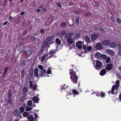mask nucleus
Returning <instances> with one entry per match:
<instances>
[{
	"label": "nucleus",
	"instance_id": "obj_1",
	"mask_svg": "<svg viewBox=\"0 0 121 121\" xmlns=\"http://www.w3.org/2000/svg\"><path fill=\"white\" fill-rule=\"evenodd\" d=\"M55 53V51L53 50H51L49 52V55H50L48 57V55L46 54H44L42 56L41 59V61L42 62H43L46 61L49 58L51 57H55V55H53V54Z\"/></svg>",
	"mask_w": 121,
	"mask_h": 121
},
{
	"label": "nucleus",
	"instance_id": "obj_2",
	"mask_svg": "<svg viewBox=\"0 0 121 121\" xmlns=\"http://www.w3.org/2000/svg\"><path fill=\"white\" fill-rule=\"evenodd\" d=\"M39 75L41 77L51 76L52 74L51 69L49 67L48 68L47 72L45 70L43 69V71H41Z\"/></svg>",
	"mask_w": 121,
	"mask_h": 121
},
{
	"label": "nucleus",
	"instance_id": "obj_3",
	"mask_svg": "<svg viewBox=\"0 0 121 121\" xmlns=\"http://www.w3.org/2000/svg\"><path fill=\"white\" fill-rule=\"evenodd\" d=\"M70 74V78L73 83L75 84L77 83L78 78L77 75L75 74V72L72 69L69 70Z\"/></svg>",
	"mask_w": 121,
	"mask_h": 121
},
{
	"label": "nucleus",
	"instance_id": "obj_4",
	"mask_svg": "<svg viewBox=\"0 0 121 121\" xmlns=\"http://www.w3.org/2000/svg\"><path fill=\"white\" fill-rule=\"evenodd\" d=\"M120 81L117 80L115 84L112 86V89L111 91H110L108 93L109 94L110 92H111L112 94H115L117 92V91L119 87V83Z\"/></svg>",
	"mask_w": 121,
	"mask_h": 121
},
{
	"label": "nucleus",
	"instance_id": "obj_5",
	"mask_svg": "<svg viewBox=\"0 0 121 121\" xmlns=\"http://www.w3.org/2000/svg\"><path fill=\"white\" fill-rule=\"evenodd\" d=\"M95 68L97 70L100 69L102 67V63L98 60L95 61L93 62Z\"/></svg>",
	"mask_w": 121,
	"mask_h": 121
},
{
	"label": "nucleus",
	"instance_id": "obj_6",
	"mask_svg": "<svg viewBox=\"0 0 121 121\" xmlns=\"http://www.w3.org/2000/svg\"><path fill=\"white\" fill-rule=\"evenodd\" d=\"M67 92L69 94H72L73 93V96H74L75 95H78V93L77 91L75 90H73L72 91H71L70 89L69 88H68L67 89H66V90Z\"/></svg>",
	"mask_w": 121,
	"mask_h": 121
},
{
	"label": "nucleus",
	"instance_id": "obj_7",
	"mask_svg": "<svg viewBox=\"0 0 121 121\" xmlns=\"http://www.w3.org/2000/svg\"><path fill=\"white\" fill-rule=\"evenodd\" d=\"M48 42L46 40L45 41L43 42V44L42 46L41 49V51H42L41 53H43V51L44 48H48L49 47V45L48 44Z\"/></svg>",
	"mask_w": 121,
	"mask_h": 121
},
{
	"label": "nucleus",
	"instance_id": "obj_8",
	"mask_svg": "<svg viewBox=\"0 0 121 121\" xmlns=\"http://www.w3.org/2000/svg\"><path fill=\"white\" fill-rule=\"evenodd\" d=\"M83 48L84 50V53H85L87 52V51H91L92 49L91 47L89 46L87 47V48L85 45L83 46Z\"/></svg>",
	"mask_w": 121,
	"mask_h": 121
},
{
	"label": "nucleus",
	"instance_id": "obj_9",
	"mask_svg": "<svg viewBox=\"0 0 121 121\" xmlns=\"http://www.w3.org/2000/svg\"><path fill=\"white\" fill-rule=\"evenodd\" d=\"M106 52L108 54L111 56H113L115 55L114 52L110 49H107L106 51Z\"/></svg>",
	"mask_w": 121,
	"mask_h": 121
},
{
	"label": "nucleus",
	"instance_id": "obj_10",
	"mask_svg": "<svg viewBox=\"0 0 121 121\" xmlns=\"http://www.w3.org/2000/svg\"><path fill=\"white\" fill-rule=\"evenodd\" d=\"M82 41H79L76 43V46L78 48L80 49L82 48Z\"/></svg>",
	"mask_w": 121,
	"mask_h": 121
},
{
	"label": "nucleus",
	"instance_id": "obj_11",
	"mask_svg": "<svg viewBox=\"0 0 121 121\" xmlns=\"http://www.w3.org/2000/svg\"><path fill=\"white\" fill-rule=\"evenodd\" d=\"M102 43H98L96 45L95 48L97 50H100L103 48V47Z\"/></svg>",
	"mask_w": 121,
	"mask_h": 121
},
{
	"label": "nucleus",
	"instance_id": "obj_12",
	"mask_svg": "<svg viewBox=\"0 0 121 121\" xmlns=\"http://www.w3.org/2000/svg\"><path fill=\"white\" fill-rule=\"evenodd\" d=\"M99 37L98 35L97 34H93L91 35V39L93 41L96 40Z\"/></svg>",
	"mask_w": 121,
	"mask_h": 121
},
{
	"label": "nucleus",
	"instance_id": "obj_13",
	"mask_svg": "<svg viewBox=\"0 0 121 121\" xmlns=\"http://www.w3.org/2000/svg\"><path fill=\"white\" fill-rule=\"evenodd\" d=\"M110 41L108 40H105L101 42V43L104 45H108L110 43Z\"/></svg>",
	"mask_w": 121,
	"mask_h": 121
},
{
	"label": "nucleus",
	"instance_id": "obj_14",
	"mask_svg": "<svg viewBox=\"0 0 121 121\" xmlns=\"http://www.w3.org/2000/svg\"><path fill=\"white\" fill-rule=\"evenodd\" d=\"M102 55L100 53L97 52L95 54V57L97 59H99L102 57Z\"/></svg>",
	"mask_w": 121,
	"mask_h": 121
},
{
	"label": "nucleus",
	"instance_id": "obj_15",
	"mask_svg": "<svg viewBox=\"0 0 121 121\" xmlns=\"http://www.w3.org/2000/svg\"><path fill=\"white\" fill-rule=\"evenodd\" d=\"M112 66L113 65L112 64H109L106 66L105 69L107 70H110L112 69Z\"/></svg>",
	"mask_w": 121,
	"mask_h": 121
},
{
	"label": "nucleus",
	"instance_id": "obj_16",
	"mask_svg": "<svg viewBox=\"0 0 121 121\" xmlns=\"http://www.w3.org/2000/svg\"><path fill=\"white\" fill-rule=\"evenodd\" d=\"M14 114L15 116L18 117L20 115V113L19 110L16 109L14 111Z\"/></svg>",
	"mask_w": 121,
	"mask_h": 121
},
{
	"label": "nucleus",
	"instance_id": "obj_17",
	"mask_svg": "<svg viewBox=\"0 0 121 121\" xmlns=\"http://www.w3.org/2000/svg\"><path fill=\"white\" fill-rule=\"evenodd\" d=\"M117 46V44L115 43H112L109 45V46L110 48H115Z\"/></svg>",
	"mask_w": 121,
	"mask_h": 121
},
{
	"label": "nucleus",
	"instance_id": "obj_18",
	"mask_svg": "<svg viewBox=\"0 0 121 121\" xmlns=\"http://www.w3.org/2000/svg\"><path fill=\"white\" fill-rule=\"evenodd\" d=\"M32 100L36 103H38L39 100V98L36 96H34L32 99Z\"/></svg>",
	"mask_w": 121,
	"mask_h": 121
},
{
	"label": "nucleus",
	"instance_id": "obj_19",
	"mask_svg": "<svg viewBox=\"0 0 121 121\" xmlns=\"http://www.w3.org/2000/svg\"><path fill=\"white\" fill-rule=\"evenodd\" d=\"M38 70L37 68H35L34 70V74L35 76V77H38Z\"/></svg>",
	"mask_w": 121,
	"mask_h": 121
},
{
	"label": "nucleus",
	"instance_id": "obj_20",
	"mask_svg": "<svg viewBox=\"0 0 121 121\" xmlns=\"http://www.w3.org/2000/svg\"><path fill=\"white\" fill-rule=\"evenodd\" d=\"M106 73V70L105 69H102L100 73V75L103 76Z\"/></svg>",
	"mask_w": 121,
	"mask_h": 121
},
{
	"label": "nucleus",
	"instance_id": "obj_21",
	"mask_svg": "<svg viewBox=\"0 0 121 121\" xmlns=\"http://www.w3.org/2000/svg\"><path fill=\"white\" fill-rule=\"evenodd\" d=\"M72 35V34L71 33L66 34L65 35V38L67 39L71 36Z\"/></svg>",
	"mask_w": 121,
	"mask_h": 121
},
{
	"label": "nucleus",
	"instance_id": "obj_22",
	"mask_svg": "<svg viewBox=\"0 0 121 121\" xmlns=\"http://www.w3.org/2000/svg\"><path fill=\"white\" fill-rule=\"evenodd\" d=\"M67 41L69 44H71L73 43V40L71 38H69L68 39Z\"/></svg>",
	"mask_w": 121,
	"mask_h": 121
},
{
	"label": "nucleus",
	"instance_id": "obj_23",
	"mask_svg": "<svg viewBox=\"0 0 121 121\" xmlns=\"http://www.w3.org/2000/svg\"><path fill=\"white\" fill-rule=\"evenodd\" d=\"M80 34L79 33H77L73 37V39L74 40L77 39L79 38L80 36Z\"/></svg>",
	"mask_w": 121,
	"mask_h": 121
},
{
	"label": "nucleus",
	"instance_id": "obj_24",
	"mask_svg": "<svg viewBox=\"0 0 121 121\" xmlns=\"http://www.w3.org/2000/svg\"><path fill=\"white\" fill-rule=\"evenodd\" d=\"M27 118L29 121H34V118L32 116H30L27 117Z\"/></svg>",
	"mask_w": 121,
	"mask_h": 121
},
{
	"label": "nucleus",
	"instance_id": "obj_25",
	"mask_svg": "<svg viewBox=\"0 0 121 121\" xmlns=\"http://www.w3.org/2000/svg\"><path fill=\"white\" fill-rule=\"evenodd\" d=\"M85 40L86 42L87 43H89L90 42V39L88 36H85Z\"/></svg>",
	"mask_w": 121,
	"mask_h": 121
},
{
	"label": "nucleus",
	"instance_id": "obj_26",
	"mask_svg": "<svg viewBox=\"0 0 121 121\" xmlns=\"http://www.w3.org/2000/svg\"><path fill=\"white\" fill-rule=\"evenodd\" d=\"M54 39V37L50 36L48 37L47 38V39L49 41H51L52 40Z\"/></svg>",
	"mask_w": 121,
	"mask_h": 121
},
{
	"label": "nucleus",
	"instance_id": "obj_27",
	"mask_svg": "<svg viewBox=\"0 0 121 121\" xmlns=\"http://www.w3.org/2000/svg\"><path fill=\"white\" fill-rule=\"evenodd\" d=\"M34 69L33 68H31L30 72V76H32L33 73Z\"/></svg>",
	"mask_w": 121,
	"mask_h": 121
},
{
	"label": "nucleus",
	"instance_id": "obj_28",
	"mask_svg": "<svg viewBox=\"0 0 121 121\" xmlns=\"http://www.w3.org/2000/svg\"><path fill=\"white\" fill-rule=\"evenodd\" d=\"M56 41L57 43L58 44H61V41L58 38H57L56 39Z\"/></svg>",
	"mask_w": 121,
	"mask_h": 121
},
{
	"label": "nucleus",
	"instance_id": "obj_29",
	"mask_svg": "<svg viewBox=\"0 0 121 121\" xmlns=\"http://www.w3.org/2000/svg\"><path fill=\"white\" fill-rule=\"evenodd\" d=\"M68 86V85L65 84H64L61 86V89L63 90L64 89H65Z\"/></svg>",
	"mask_w": 121,
	"mask_h": 121
},
{
	"label": "nucleus",
	"instance_id": "obj_30",
	"mask_svg": "<svg viewBox=\"0 0 121 121\" xmlns=\"http://www.w3.org/2000/svg\"><path fill=\"white\" fill-rule=\"evenodd\" d=\"M105 60L106 62L107 63H109L111 61V59L109 57H108Z\"/></svg>",
	"mask_w": 121,
	"mask_h": 121
},
{
	"label": "nucleus",
	"instance_id": "obj_31",
	"mask_svg": "<svg viewBox=\"0 0 121 121\" xmlns=\"http://www.w3.org/2000/svg\"><path fill=\"white\" fill-rule=\"evenodd\" d=\"M79 17H77L76 18V23L77 25L79 23Z\"/></svg>",
	"mask_w": 121,
	"mask_h": 121
},
{
	"label": "nucleus",
	"instance_id": "obj_32",
	"mask_svg": "<svg viewBox=\"0 0 121 121\" xmlns=\"http://www.w3.org/2000/svg\"><path fill=\"white\" fill-rule=\"evenodd\" d=\"M27 105L29 106H31L32 104V101L31 100H30L29 101L27 102Z\"/></svg>",
	"mask_w": 121,
	"mask_h": 121
},
{
	"label": "nucleus",
	"instance_id": "obj_33",
	"mask_svg": "<svg viewBox=\"0 0 121 121\" xmlns=\"http://www.w3.org/2000/svg\"><path fill=\"white\" fill-rule=\"evenodd\" d=\"M29 113L28 112H25L23 114V116L24 117H27Z\"/></svg>",
	"mask_w": 121,
	"mask_h": 121
},
{
	"label": "nucleus",
	"instance_id": "obj_34",
	"mask_svg": "<svg viewBox=\"0 0 121 121\" xmlns=\"http://www.w3.org/2000/svg\"><path fill=\"white\" fill-rule=\"evenodd\" d=\"M100 95L101 97L102 98H103L105 97V94L104 92H102V91H101V93H100Z\"/></svg>",
	"mask_w": 121,
	"mask_h": 121
},
{
	"label": "nucleus",
	"instance_id": "obj_35",
	"mask_svg": "<svg viewBox=\"0 0 121 121\" xmlns=\"http://www.w3.org/2000/svg\"><path fill=\"white\" fill-rule=\"evenodd\" d=\"M21 113L23 112L24 109V108L22 107H21L19 109Z\"/></svg>",
	"mask_w": 121,
	"mask_h": 121
},
{
	"label": "nucleus",
	"instance_id": "obj_36",
	"mask_svg": "<svg viewBox=\"0 0 121 121\" xmlns=\"http://www.w3.org/2000/svg\"><path fill=\"white\" fill-rule=\"evenodd\" d=\"M24 69L22 70L21 71V76L23 78L24 76Z\"/></svg>",
	"mask_w": 121,
	"mask_h": 121
},
{
	"label": "nucleus",
	"instance_id": "obj_37",
	"mask_svg": "<svg viewBox=\"0 0 121 121\" xmlns=\"http://www.w3.org/2000/svg\"><path fill=\"white\" fill-rule=\"evenodd\" d=\"M32 108V107H29L28 106L26 108V110L27 111H28L31 110Z\"/></svg>",
	"mask_w": 121,
	"mask_h": 121
},
{
	"label": "nucleus",
	"instance_id": "obj_38",
	"mask_svg": "<svg viewBox=\"0 0 121 121\" xmlns=\"http://www.w3.org/2000/svg\"><path fill=\"white\" fill-rule=\"evenodd\" d=\"M26 64V62L25 61H23L21 62V65L22 66H25Z\"/></svg>",
	"mask_w": 121,
	"mask_h": 121
},
{
	"label": "nucleus",
	"instance_id": "obj_39",
	"mask_svg": "<svg viewBox=\"0 0 121 121\" xmlns=\"http://www.w3.org/2000/svg\"><path fill=\"white\" fill-rule=\"evenodd\" d=\"M32 52L31 50H28L27 52V53L28 55H30L32 53Z\"/></svg>",
	"mask_w": 121,
	"mask_h": 121
},
{
	"label": "nucleus",
	"instance_id": "obj_40",
	"mask_svg": "<svg viewBox=\"0 0 121 121\" xmlns=\"http://www.w3.org/2000/svg\"><path fill=\"white\" fill-rule=\"evenodd\" d=\"M66 26V23L65 22L62 23L61 25V26L62 27H65Z\"/></svg>",
	"mask_w": 121,
	"mask_h": 121
},
{
	"label": "nucleus",
	"instance_id": "obj_41",
	"mask_svg": "<svg viewBox=\"0 0 121 121\" xmlns=\"http://www.w3.org/2000/svg\"><path fill=\"white\" fill-rule=\"evenodd\" d=\"M38 67L41 70H43V66L41 65H39Z\"/></svg>",
	"mask_w": 121,
	"mask_h": 121
},
{
	"label": "nucleus",
	"instance_id": "obj_42",
	"mask_svg": "<svg viewBox=\"0 0 121 121\" xmlns=\"http://www.w3.org/2000/svg\"><path fill=\"white\" fill-rule=\"evenodd\" d=\"M102 57L104 59H106L108 57H107L106 55H102Z\"/></svg>",
	"mask_w": 121,
	"mask_h": 121
},
{
	"label": "nucleus",
	"instance_id": "obj_43",
	"mask_svg": "<svg viewBox=\"0 0 121 121\" xmlns=\"http://www.w3.org/2000/svg\"><path fill=\"white\" fill-rule=\"evenodd\" d=\"M29 83L30 84V87L31 88L32 86V82L31 81H30L29 82Z\"/></svg>",
	"mask_w": 121,
	"mask_h": 121
},
{
	"label": "nucleus",
	"instance_id": "obj_44",
	"mask_svg": "<svg viewBox=\"0 0 121 121\" xmlns=\"http://www.w3.org/2000/svg\"><path fill=\"white\" fill-rule=\"evenodd\" d=\"M116 20L118 23L119 24L121 23V20H120L119 18L117 19Z\"/></svg>",
	"mask_w": 121,
	"mask_h": 121
},
{
	"label": "nucleus",
	"instance_id": "obj_45",
	"mask_svg": "<svg viewBox=\"0 0 121 121\" xmlns=\"http://www.w3.org/2000/svg\"><path fill=\"white\" fill-rule=\"evenodd\" d=\"M33 113L34 114L33 115H34L35 118L37 119L38 117L37 115L34 112Z\"/></svg>",
	"mask_w": 121,
	"mask_h": 121
},
{
	"label": "nucleus",
	"instance_id": "obj_46",
	"mask_svg": "<svg viewBox=\"0 0 121 121\" xmlns=\"http://www.w3.org/2000/svg\"><path fill=\"white\" fill-rule=\"evenodd\" d=\"M27 88L26 87H25L24 88V91L26 93L27 92Z\"/></svg>",
	"mask_w": 121,
	"mask_h": 121
},
{
	"label": "nucleus",
	"instance_id": "obj_47",
	"mask_svg": "<svg viewBox=\"0 0 121 121\" xmlns=\"http://www.w3.org/2000/svg\"><path fill=\"white\" fill-rule=\"evenodd\" d=\"M32 88L33 90H35L36 89V85H35L33 86Z\"/></svg>",
	"mask_w": 121,
	"mask_h": 121
},
{
	"label": "nucleus",
	"instance_id": "obj_48",
	"mask_svg": "<svg viewBox=\"0 0 121 121\" xmlns=\"http://www.w3.org/2000/svg\"><path fill=\"white\" fill-rule=\"evenodd\" d=\"M119 100L121 102V92L120 93L119 95Z\"/></svg>",
	"mask_w": 121,
	"mask_h": 121
},
{
	"label": "nucleus",
	"instance_id": "obj_49",
	"mask_svg": "<svg viewBox=\"0 0 121 121\" xmlns=\"http://www.w3.org/2000/svg\"><path fill=\"white\" fill-rule=\"evenodd\" d=\"M57 5L58 6L60 7H61L62 6L61 5V4L59 3H57Z\"/></svg>",
	"mask_w": 121,
	"mask_h": 121
},
{
	"label": "nucleus",
	"instance_id": "obj_50",
	"mask_svg": "<svg viewBox=\"0 0 121 121\" xmlns=\"http://www.w3.org/2000/svg\"><path fill=\"white\" fill-rule=\"evenodd\" d=\"M24 96H22V97L21 98V101H23L24 99Z\"/></svg>",
	"mask_w": 121,
	"mask_h": 121
},
{
	"label": "nucleus",
	"instance_id": "obj_51",
	"mask_svg": "<svg viewBox=\"0 0 121 121\" xmlns=\"http://www.w3.org/2000/svg\"><path fill=\"white\" fill-rule=\"evenodd\" d=\"M11 94V93L9 92H8V97L9 98H10Z\"/></svg>",
	"mask_w": 121,
	"mask_h": 121
},
{
	"label": "nucleus",
	"instance_id": "obj_52",
	"mask_svg": "<svg viewBox=\"0 0 121 121\" xmlns=\"http://www.w3.org/2000/svg\"><path fill=\"white\" fill-rule=\"evenodd\" d=\"M8 67H7L5 68V71L4 72V74H5V73L8 70Z\"/></svg>",
	"mask_w": 121,
	"mask_h": 121
},
{
	"label": "nucleus",
	"instance_id": "obj_53",
	"mask_svg": "<svg viewBox=\"0 0 121 121\" xmlns=\"http://www.w3.org/2000/svg\"><path fill=\"white\" fill-rule=\"evenodd\" d=\"M110 19L112 21L114 22L115 21L114 18L112 17H110Z\"/></svg>",
	"mask_w": 121,
	"mask_h": 121
},
{
	"label": "nucleus",
	"instance_id": "obj_54",
	"mask_svg": "<svg viewBox=\"0 0 121 121\" xmlns=\"http://www.w3.org/2000/svg\"><path fill=\"white\" fill-rule=\"evenodd\" d=\"M99 29L101 31L104 32V30L101 27H100L99 28Z\"/></svg>",
	"mask_w": 121,
	"mask_h": 121
},
{
	"label": "nucleus",
	"instance_id": "obj_55",
	"mask_svg": "<svg viewBox=\"0 0 121 121\" xmlns=\"http://www.w3.org/2000/svg\"><path fill=\"white\" fill-rule=\"evenodd\" d=\"M8 101L9 104H11V100L10 98H9V99L8 100Z\"/></svg>",
	"mask_w": 121,
	"mask_h": 121
},
{
	"label": "nucleus",
	"instance_id": "obj_56",
	"mask_svg": "<svg viewBox=\"0 0 121 121\" xmlns=\"http://www.w3.org/2000/svg\"><path fill=\"white\" fill-rule=\"evenodd\" d=\"M118 52L119 54L121 55V49H120L119 50Z\"/></svg>",
	"mask_w": 121,
	"mask_h": 121
},
{
	"label": "nucleus",
	"instance_id": "obj_57",
	"mask_svg": "<svg viewBox=\"0 0 121 121\" xmlns=\"http://www.w3.org/2000/svg\"><path fill=\"white\" fill-rule=\"evenodd\" d=\"M65 31H62V32L61 34L62 35H65Z\"/></svg>",
	"mask_w": 121,
	"mask_h": 121
},
{
	"label": "nucleus",
	"instance_id": "obj_58",
	"mask_svg": "<svg viewBox=\"0 0 121 121\" xmlns=\"http://www.w3.org/2000/svg\"><path fill=\"white\" fill-rule=\"evenodd\" d=\"M50 24V23L49 22H46L45 24V25H49Z\"/></svg>",
	"mask_w": 121,
	"mask_h": 121
},
{
	"label": "nucleus",
	"instance_id": "obj_59",
	"mask_svg": "<svg viewBox=\"0 0 121 121\" xmlns=\"http://www.w3.org/2000/svg\"><path fill=\"white\" fill-rule=\"evenodd\" d=\"M8 23V21H7L4 22L3 24V26H4L5 25Z\"/></svg>",
	"mask_w": 121,
	"mask_h": 121
},
{
	"label": "nucleus",
	"instance_id": "obj_60",
	"mask_svg": "<svg viewBox=\"0 0 121 121\" xmlns=\"http://www.w3.org/2000/svg\"><path fill=\"white\" fill-rule=\"evenodd\" d=\"M40 32L42 33H44V30L43 29H41L40 30Z\"/></svg>",
	"mask_w": 121,
	"mask_h": 121
},
{
	"label": "nucleus",
	"instance_id": "obj_61",
	"mask_svg": "<svg viewBox=\"0 0 121 121\" xmlns=\"http://www.w3.org/2000/svg\"><path fill=\"white\" fill-rule=\"evenodd\" d=\"M13 18V17L12 16H10L9 17V20L10 21H11Z\"/></svg>",
	"mask_w": 121,
	"mask_h": 121
},
{
	"label": "nucleus",
	"instance_id": "obj_62",
	"mask_svg": "<svg viewBox=\"0 0 121 121\" xmlns=\"http://www.w3.org/2000/svg\"><path fill=\"white\" fill-rule=\"evenodd\" d=\"M40 10H41L40 9H39L37 10V12L38 13H39L40 12Z\"/></svg>",
	"mask_w": 121,
	"mask_h": 121
},
{
	"label": "nucleus",
	"instance_id": "obj_63",
	"mask_svg": "<svg viewBox=\"0 0 121 121\" xmlns=\"http://www.w3.org/2000/svg\"><path fill=\"white\" fill-rule=\"evenodd\" d=\"M118 48H119V50L120 49H121V46L119 45H118Z\"/></svg>",
	"mask_w": 121,
	"mask_h": 121
},
{
	"label": "nucleus",
	"instance_id": "obj_64",
	"mask_svg": "<svg viewBox=\"0 0 121 121\" xmlns=\"http://www.w3.org/2000/svg\"><path fill=\"white\" fill-rule=\"evenodd\" d=\"M118 68L119 70L121 71V66L119 67Z\"/></svg>",
	"mask_w": 121,
	"mask_h": 121
}]
</instances>
